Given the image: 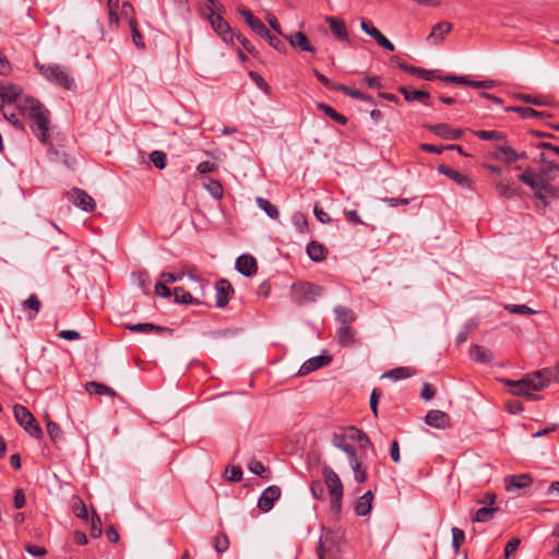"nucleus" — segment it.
<instances>
[{
    "label": "nucleus",
    "instance_id": "obj_1",
    "mask_svg": "<svg viewBox=\"0 0 559 559\" xmlns=\"http://www.w3.org/2000/svg\"><path fill=\"white\" fill-rule=\"evenodd\" d=\"M549 374L550 371L548 369H543L528 373L520 380L503 379L502 382L510 388L512 395L522 396L528 401H537L540 400V396L536 392L549 385Z\"/></svg>",
    "mask_w": 559,
    "mask_h": 559
},
{
    "label": "nucleus",
    "instance_id": "obj_2",
    "mask_svg": "<svg viewBox=\"0 0 559 559\" xmlns=\"http://www.w3.org/2000/svg\"><path fill=\"white\" fill-rule=\"evenodd\" d=\"M332 444L345 452L348 459L359 454L357 450L364 452L366 449L370 448L374 451L369 437L362 430L354 426L333 432Z\"/></svg>",
    "mask_w": 559,
    "mask_h": 559
},
{
    "label": "nucleus",
    "instance_id": "obj_3",
    "mask_svg": "<svg viewBox=\"0 0 559 559\" xmlns=\"http://www.w3.org/2000/svg\"><path fill=\"white\" fill-rule=\"evenodd\" d=\"M21 108L25 117L32 121V130L41 143H47L49 140V118L44 105L38 100L24 97V105Z\"/></svg>",
    "mask_w": 559,
    "mask_h": 559
},
{
    "label": "nucleus",
    "instance_id": "obj_4",
    "mask_svg": "<svg viewBox=\"0 0 559 559\" xmlns=\"http://www.w3.org/2000/svg\"><path fill=\"white\" fill-rule=\"evenodd\" d=\"M335 320L338 323V328L336 330L337 342L343 347H352L356 344L357 340V331L352 325L357 316L355 311L345 306H336L334 307Z\"/></svg>",
    "mask_w": 559,
    "mask_h": 559
},
{
    "label": "nucleus",
    "instance_id": "obj_5",
    "mask_svg": "<svg viewBox=\"0 0 559 559\" xmlns=\"http://www.w3.org/2000/svg\"><path fill=\"white\" fill-rule=\"evenodd\" d=\"M35 67L48 82L67 91L75 88V82L69 68L56 63L40 64L38 62L35 63Z\"/></svg>",
    "mask_w": 559,
    "mask_h": 559
},
{
    "label": "nucleus",
    "instance_id": "obj_6",
    "mask_svg": "<svg viewBox=\"0 0 559 559\" xmlns=\"http://www.w3.org/2000/svg\"><path fill=\"white\" fill-rule=\"evenodd\" d=\"M344 534L340 530H323L319 539V559H336L341 552Z\"/></svg>",
    "mask_w": 559,
    "mask_h": 559
},
{
    "label": "nucleus",
    "instance_id": "obj_7",
    "mask_svg": "<svg viewBox=\"0 0 559 559\" xmlns=\"http://www.w3.org/2000/svg\"><path fill=\"white\" fill-rule=\"evenodd\" d=\"M519 180L530 187L533 192H540L559 200V187L551 183L552 180L545 176L537 175L533 168H526L519 175Z\"/></svg>",
    "mask_w": 559,
    "mask_h": 559
},
{
    "label": "nucleus",
    "instance_id": "obj_8",
    "mask_svg": "<svg viewBox=\"0 0 559 559\" xmlns=\"http://www.w3.org/2000/svg\"><path fill=\"white\" fill-rule=\"evenodd\" d=\"M322 476L331 496V507L333 510L340 511L344 492L342 480L334 469L326 464L322 467Z\"/></svg>",
    "mask_w": 559,
    "mask_h": 559
},
{
    "label": "nucleus",
    "instance_id": "obj_9",
    "mask_svg": "<svg viewBox=\"0 0 559 559\" xmlns=\"http://www.w3.org/2000/svg\"><path fill=\"white\" fill-rule=\"evenodd\" d=\"M323 293V287L309 283L299 282L292 286V300L298 306H305L313 302Z\"/></svg>",
    "mask_w": 559,
    "mask_h": 559
},
{
    "label": "nucleus",
    "instance_id": "obj_10",
    "mask_svg": "<svg viewBox=\"0 0 559 559\" xmlns=\"http://www.w3.org/2000/svg\"><path fill=\"white\" fill-rule=\"evenodd\" d=\"M13 415L19 425L32 437L41 439L44 437L43 429L38 425L33 414L23 405L13 406Z\"/></svg>",
    "mask_w": 559,
    "mask_h": 559
},
{
    "label": "nucleus",
    "instance_id": "obj_11",
    "mask_svg": "<svg viewBox=\"0 0 559 559\" xmlns=\"http://www.w3.org/2000/svg\"><path fill=\"white\" fill-rule=\"evenodd\" d=\"M205 14L211 23L212 28L215 31V33L222 37V39L225 43L234 44V33L231 32V28L229 24L224 20V17L217 13L214 12V9L211 7L205 8Z\"/></svg>",
    "mask_w": 559,
    "mask_h": 559
},
{
    "label": "nucleus",
    "instance_id": "obj_12",
    "mask_svg": "<svg viewBox=\"0 0 559 559\" xmlns=\"http://www.w3.org/2000/svg\"><path fill=\"white\" fill-rule=\"evenodd\" d=\"M69 200L85 212H93L96 207L95 200L84 190L73 188L67 193Z\"/></svg>",
    "mask_w": 559,
    "mask_h": 559
},
{
    "label": "nucleus",
    "instance_id": "obj_13",
    "mask_svg": "<svg viewBox=\"0 0 559 559\" xmlns=\"http://www.w3.org/2000/svg\"><path fill=\"white\" fill-rule=\"evenodd\" d=\"M282 491L281 488L276 485H271L267 488H265L259 500H258V508L262 512H269L274 508L275 501H277L281 498Z\"/></svg>",
    "mask_w": 559,
    "mask_h": 559
},
{
    "label": "nucleus",
    "instance_id": "obj_14",
    "mask_svg": "<svg viewBox=\"0 0 559 559\" xmlns=\"http://www.w3.org/2000/svg\"><path fill=\"white\" fill-rule=\"evenodd\" d=\"M215 299L217 308H225L233 298L235 290L228 280L222 278L215 284Z\"/></svg>",
    "mask_w": 559,
    "mask_h": 559
},
{
    "label": "nucleus",
    "instance_id": "obj_15",
    "mask_svg": "<svg viewBox=\"0 0 559 559\" xmlns=\"http://www.w3.org/2000/svg\"><path fill=\"white\" fill-rule=\"evenodd\" d=\"M185 276H188L193 281H199L200 278L198 275L197 267L189 264L182 265L181 270L178 273L164 272L160 274L163 282L168 284L181 281Z\"/></svg>",
    "mask_w": 559,
    "mask_h": 559
},
{
    "label": "nucleus",
    "instance_id": "obj_16",
    "mask_svg": "<svg viewBox=\"0 0 559 559\" xmlns=\"http://www.w3.org/2000/svg\"><path fill=\"white\" fill-rule=\"evenodd\" d=\"M22 88L14 84L0 86V106L13 105L23 100L21 98Z\"/></svg>",
    "mask_w": 559,
    "mask_h": 559
},
{
    "label": "nucleus",
    "instance_id": "obj_17",
    "mask_svg": "<svg viewBox=\"0 0 559 559\" xmlns=\"http://www.w3.org/2000/svg\"><path fill=\"white\" fill-rule=\"evenodd\" d=\"M21 105H24V99L20 100L16 105L0 106L4 118L10 121L14 127L22 128V117H25Z\"/></svg>",
    "mask_w": 559,
    "mask_h": 559
},
{
    "label": "nucleus",
    "instance_id": "obj_18",
    "mask_svg": "<svg viewBox=\"0 0 559 559\" xmlns=\"http://www.w3.org/2000/svg\"><path fill=\"white\" fill-rule=\"evenodd\" d=\"M533 484L531 474L509 475L504 478V487L509 492L525 489Z\"/></svg>",
    "mask_w": 559,
    "mask_h": 559
},
{
    "label": "nucleus",
    "instance_id": "obj_19",
    "mask_svg": "<svg viewBox=\"0 0 559 559\" xmlns=\"http://www.w3.org/2000/svg\"><path fill=\"white\" fill-rule=\"evenodd\" d=\"M361 29L371 36L379 46L382 48L393 51L395 49L394 45L374 26L369 24L366 20H362L360 23Z\"/></svg>",
    "mask_w": 559,
    "mask_h": 559
},
{
    "label": "nucleus",
    "instance_id": "obj_20",
    "mask_svg": "<svg viewBox=\"0 0 559 559\" xmlns=\"http://www.w3.org/2000/svg\"><path fill=\"white\" fill-rule=\"evenodd\" d=\"M427 130L432 132L433 134L438 135L441 139L444 140H457L462 136L463 131L460 129H452L447 123H437V124H429L425 126Z\"/></svg>",
    "mask_w": 559,
    "mask_h": 559
},
{
    "label": "nucleus",
    "instance_id": "obj_21",
    "mask_svg": "<svg viewBox=\"0 0 559 559\" xmlns=\"http://www.w3.org/2000/svg\"><path fill=\"white\" fill-rule=\"evenodd\" d=\"M331 361L332 357L330 355L324 354L309 358L301 365L298 374L306 376L319 368L328 366Z\"/></svg>",
    "mask_w": 559,
    "mask_h": 559
},
{
    "label": "nucleus",
    "instance_id": "obj_22",
    "mask_svg": "<svg viewBox=\"0 0 559 559\" xmlns=\"http://www.w3.org/2000/svg\"><path fill=\"white\" fill-rule=\"evenodd\" d=\"M439 171L441 174H443L444 176H447L448 178H450L451 180H453L455 183H457L462 188H466V189H471V190L474 189V181L468 176L463 175L460 171H457L453 168H450L445 165H440Z\"/></svg>",
    "mask_w": 559,
    "mask_h": 559
},
{
    "label": "nucleus",
    "instance_id": "obj_23",
    "mask_svg": "<svg viewBox=\"0 0 559 559\" xmlns=\"http://www.w3.org/2000/svg\"><path fill=\"white\" fill-rule=\"evenodd\" d=\"M392 62H396L397 63V67L404 71V72H407L409 74H413V75H417L418 78L423 79V80H426V81H432L435 80L437 76H436V71H432V70H426V69H421V68H417V67H414V66H409L403 61H399L396 57H393L391 59Z\"/></svg>",
    "mask_w": 559,
    "mask_h": 559
},
{
    "label": "nucleus",
    "instance_id": "obj_24",
    "mask_svg": "<svg viewBox=\"0 0 559 559\" xmlns=\"http://www.w3.org/2000/svg\"><path fill=\"white\" fill-rule=\"evenodd\" d=\"M236 270L240 274L250 277L258 271L257 260L250 254H241L236 261Z\"/></svg>",
    "mask_w": 559,
    "mask_h": 559
},
{
    "label": "nucleus",
    "instance_id": "obj_25",
    "mask_svg": "<svg viewBox=\"0 0 559 559\" xmlns=\"http://www.w3.org/2000/svg\"><path fill=\"white\" fill-rule=\"evenodd\" d=\"M406 102H419L426 106L430 105V94L425 91L409 90L406 86H400L397 90Z\"/></svg>",
    "mask_w": 559,
    "mask_h": 559
},
{
    "label": "nucleus",
    "instance_id": "obj_26",
    "mask_svg": "<svg viewBox=\"0 0 559 559\" xmlns=\"http://www.w3.org/2000/svg\"><path fill=\"white\" fill-rule=\"evenodd\" d=\"M449 416L439 409H431L425 416L426 425L437 428L444 429L448 426Z\"/></svg>",
    "mask_w": 559,
    "mask_h": 559
},
{
    "label": "nucleus",
    "instance_id": "obj_27",
    "mask_svg": "<svg viewBox=\"0 0 559 559\" xmlns=\"http://www.w3.org/2000/svg\"><path fill=\"white\" fill-rule=\"evenodd\" d=\"M362 456H364V454L360 451L359 454L349 459V463H350V467L354 472L355 480L359 484H364L368 478L367 467L362 463Z\"/></svg>",
    "mask_w": 559,
    "mask_h": 559
},
{
    "label": "nucleus",
    "instance_id": "obj_28",
    "mask_svg": "<svg viewBox=\"0 0 559 559\" xmlns=\"http://www.w3.org/2000/svg\"><path fill=\"white\" fill-rule=\"evenodd\" d=\"M287 39L294 48H298L301 51L314 52V47L310 44L308 37L301 32H296L289 35Z\"/></svg>",
    "mask_w": 559,
    "mask_h": 559
},
{
    "label": "nucleus",
    "instance_id": "obj_29",
    "mask_svg": "<svg viewBox=\"0 0 559 559\" xmlns=\"http://www.w3.org/2000/svg\"><path fill=\"white\" fill-rule=\"evenodd\" d=\"M492 157L507 164L518 160L516 152L509 145H497L492 153Z\"/></svg>",
    "mask_w": 559,
    "mask_h": 559
},
{
    "label": "nucleus",
    "instance_id": "obj_30",
    "mask_svg": "<svg viewBox=\"0 0 559 559\" xmlns=\"http://www.w3.org/2000/svg\"><path fill=\"white\" fill-rule=\"evenodd\" d=\"M124 328L134 333H145V334H150L152 332L164 333V332L171 331L170 329H168L166 326L155 325L153 323L127 324Z\"/></svg>",
    "mask_w": 559,
    "mask_h": 559
},
{
    "label": "nucleus",
    "instance_id": "obj_31",
    "mask_svg": "<svg viewBox=\"0 0 559 559\" xmlns=\"http://www.w3.org/2000/svg\"><path fill=\"white\" fill-rule=\"evenodd\" d=\"M451 29H452L451 23L439 22L432 27L430 34L427 37V40H429L433 44H439L443 40L444 35L450 33Z\"/></svg>",
    "mask_w": 559,
    "mask_h": 559
},
{
    "label": "nucleus",
    "instance_id": "obj_32",
    "mask_svg": "<svg viewBox=\"0 0 559 559\" xmlns=\"http://www.w3.org/2000/svg\"><path fill=\"white\" fill-rule=\"evenodd\" d=\"M373 493L371 490L366 491L355 503V513L359 516L367 515L372 507Z\"/></svg>",
    "mask_w": 559,
    "mask_h": 559
},
{
    "label": "nucleus",
    "instance_id": "obj_33",
    "mask_svg": "<svg viewBox=\"0 0 559 559\" xmlns=\"http://www.w3.org/2000/svg\"><path fill=\"white\" fill-rule=\"evenodd\" d=\"M506 111H512L519 114L524 119H542L545 117H549L550 115L545 111H537L531 107H518V106H510L506 108Z\"/></svg>",
    "mask_w": 559,
    "mask_h": 559
},
{
    "label": "nucleus",
    "instance_id": "obj_34",
    "mask_svg": "<svg viewBox=\"0 0 559 559\" xmlns=\"http://www.w3.org/2000/svg\"><path fill=\"white\" fill-rule=\"evenodd\" d=\"M326 248L318 241H310L307 246V254L314 262L323 261L326 257Z\"/></svg>",
    "mask_w": 559,
    "mask_h": 559
},
{
    "label": "nucleus",
    "instance_id": "obj_35",
    "mask_svg": "<svg viewBox=\"0 0 559 559\" xmlns=\"http://www.w3.org/2000/svg\"><path fill=\"white\" fill-rule=\"evenodd\" d=\"M85 390L90 394L108 395L111 397L117 396V392L112 388L96 381L87 382L85 384Z\"/></svg>",
    "mask_w": 559,
    "mask_h": 559
},
{
    "label": "nucleus",
    "instance_id": "obj_36",
    "mask_svg": "<svg viewBox=\"0 0 559 559\" xmlns=\"http://www.w3.org/2000/svg\"><path fill=\"white\" fill-rule=\"evenodd\" d=\"M326 22L330 25L331 32L341 40H348V34L344 21L328 16Z\"/></svg>",
    "mask_w": 559,
    "mask_h": 559
},
{
    "label": "nucleus",
    "instance_id": "obj_37",
    "mask_svg": "<svg viewBox=\"0 0 559 559\" xmlns=\"http://www.w3.org/2000/svg\"><path fill=\"white\" fill-rule=\"evenodd\" d=\"M416 373V369L413 367H397L386 371L383 377L389 378L393 381H400L407 379Z\"/></svg>",
    "mask_w": 559,
    "mask_h": 559
},
{
    "label": "nucleus",
    "instance_id": "obj_38",
    "mask_svg": "<svg viewBox=\"0 0 559 559\" xmlns=\"http://www.w3.org/2000/svg\"><path fill=\"white\" fill-rule=\"evenodd\" d=\"M469 355L472 359L477 362L486 364L492 361L493 359V354L480 345H473L469 349Z\"/></svg>",
    "mask_w": 559,
    "mask_h": 559
},
{
    "label": "nucleus",
    "instance_id": "obj_39",
    "mask_svg": "<svg viewBox=\"0 0 559 559\" xmlns=\"http://www.w3.org/2000/svg\"><path fill=\"white\" fill-rule=\"evenodd\" d=\"M174 300L177 304L181 305H201L202 302L192 297L189 292H187L183 287H175L174 288Z\"/></svg>",
    "mask_w": 559,
    "mask_h": 559
},
{
    "label": "nucleus",
    "instance_id": "obj_40",
    "mask_svg": "<svg viewBox=\"0 0 559 559\" xmlns=\"http://www.w3.org/2000/svg\"><path fill=\"white\" fill-rule=\"evenodd\" d=\"M22 309L24 311L31 310L32 312L27 314V319L33 320L41 309V302L37 295L32 294L26 300H24L22 302Z\"/></svg>",
    "mask_w": 559,
    "mask_h": 559
},
{
    "label": "nucleus",
    "instance_id": "obj_41",
    "mask_svg": "<svg viewBox=\"0 0 559 559\" xmlns=\"http://www.w3.org/2000/svg\"><path fill=\"white\" fill-rule=\"evenodd\" d=\"M495 187L498 193L506 199H513L521 195L520 188H516L513 185L507 183L502 180L496 182Z\"/></svg>",
    "mask_w": 559,
    "mask_h": 559
},
{
    "label": "nucleus",
    "instance_id": "obj_42",
    "mask_svg": "<svg viewBox=\"0 0 559 559\" xmlns=\"http://www.w3.org/2000/svg\"><path fill=\"white\" fill-rule=\"evenodd\" d=\"M317 108L324 112L328 117H330L335 122L344 126L347 123V118L343 115L337 112L333 107L330 105H326L324 103H317Z\"/></svg>",
    "mask_w": 559,
    "mask_h": 559
},
{
    "label": "nucleus",
    "instance_id": "obj_43",
    "mask_svg": "<svg viewBox=\"0 0 559 559\" xmlns=\"http://www.w3.org/2000/svg\"><path fill=\"white\" fill-rule=\"evenodd\" d=\"M498 511H499V508H495V507L480 508L475 512V514L473 516V522H475V523L488 522L493 519L495 514Z\"/></svg>",
    "mask_w": 559,
    "mask_h": 559
},
{
    "label": "nucleus",
    "instance_id": "obj_44",
    "mask_svg": "<svg viewBox=\"0 0 559 559\" xmlns=\"http://www.w3.org/2000/svg\"><path fill=\"white\" fill-rule=\"evenodd\" d=\"M537 175L555 180L559 178V165L555 162H547V164H544V166L539 168Z\"/></svg>",
    "mask_w": 559,
    "mask_h": 559
},
{
    "label": "nucleus",
    "instance_id": "obj_45",
    "mask_svg": "<svg viewBox=\"0 0 559 559\" xmlns=\"http://www.w3.org/2000/svg\"><path fill=\"white\" fill-rule=\"evenodd\" d=\"M257 204L259 205V207L261 210H263L265 212V214L270 218L275 219L278 217L280 212H278L277 206L272 204L269 200H266L264 198H257Z\"/></svg>",
    "mask_w": 559,
    "mask_h": 559
},
{
    "label": "nucleus",
    "instance_id": "obj_46",
    "mask_svg": "<svg viewBox=\"0 0 559 559\" xmlns=\"http://www.w3.org/2000/svg\"><path fill=\"white\" fill-rule=\"evenodd\" d=\"M345 95L352 97V98H355V99H358V100H361V102H367V103H370V104H374V100L372 98V96L370 95H367L356 88H353V87H349V86H346L344 85L342 87V91Z\"/></svg>",
    "mask_w": 559,
    "mask_h": 559
},
{
    "label": "nucleus",
    "instance_id": "obj_47",
    "mask_svg": "<svg viewBox=\"0 0 559 559\" xmlns=\"http://www.w3.org/2000/svg\"><path fill=\"white\" fill-rule=\"evenodd\" d=\"M248 468L252 474H255L261 478H270V471L266 467H264V465L258 460L250 461L248 464Z\"/></svg>",
    "mask_w": 559,
    "mask_h": 559
},
{
    "label": "nucleus",
    "instance_id": "obj_48",
    "mask_svg": "<svg viewBox=\"0 0 559 559\" xmlns=\"http://www.w3.org/2000/svg\"><path fill=\"white\" fill-rule=\"evenodd\" d=\"M516 98L522 100L523 103L535 105V106H548L549 100H547L544 96H534L528 94H519Z\"/></svg>",
    "mask_w": 559,
    "mask_h": 559
},
{
    "label": "nucleus",
    "instance_id": "obj_49",
    "mask_svg": "<svg viewBox=\"0 0 559 559\" xmlns=\"http://www.w3.org/2000/svg\"><path fill=\"white\" fill-rule=\"evenodd\" d=\"M205 188L214 199L221 200L223 198L224 189L218 180L209 179V182L205 185Z\"/></svg>",
    "mask_w": 559,
    "mask_h": 559
},
{
    "label": "nucleus",
    "instance_id": "obj_50",
    "mask_svg": "<svg viewBox=\"0 0 559 559\" xmlns=\"http://www.w3.org/2000/svg\"><path fill=\"white\" fill-rule=\"evenodd\" d=\"M313 74L317 78V80L322 85H324L328 90H331V91H342V87L344 86L343 84L335 83V82L331 81L324 74L319 72L317 69H313Z\"/></svg>",
    "mask_w": 559,
    "mask_h": 559
},
{
    "label": "nucleus",
    "instance_id": "obj_51",
    "mask_svg": "<svg viewBox=\"0 0 559 559\" xmlns=\"http://www.w3.org/2000/svg\"><path fill=\"white\" fill-rule=\"evenodd\" d=\"M474 134L484 141H491V140L501 141V140L506 139V135L503 133H501L499 131H495V130H491V131L477 130V131H474Z\"/></svg>",
    "mask_w": 559,
    "mask_h": 559
},
{
    "label": "nucleus",
    "instance_id": "obj_52",
    "mask_svg": "<svg viewBox=\"0 0 559 559\" xmlns=\"http://www.w3.org/2000/svg\"><path fill=\"white\" fill-rule=\"evenodd\" d=\"M47 432L53 443H57L62 439L61 428L52 420H47Z\"/></svg>",
    "mask_w": 559,
    "mask_h": 559
},
{
    "label": "nucleus",
    "instance_id": "obj_53",
    "mask_svg": "<svg viewBox=\"0 0 559 559\" xmlns=\"http://www.w3.org/2000/svg\"><path fill=\"white\" fill-rule=\"evenodd\" d=\"M504 309L514 314L530 316L536 313V311L526 305H506Z\"/></svg>",
    "mask_w": 559,
    "mask_h": 559
},
{
    "label": "nucleus",
    "instance_id": "obj_54",
    "mask_svg": "<svg viewBox=\"0 0 559 559\" xmlns=\"http://www.w3.org/2000/svg\"><path fill=\"white\" fill-rule=\"evenodd\" d=\"M464 540H465L464 531L459 527H453L452 528V547H453L455 554H457L460 551V548H461L462 544L464 543Z\"/></svg>",
    "mask_w": 559,
    "mask_h": 559
},
{
    "label": "nucleus",
    "instance_id": "obj_55",
    "mask_svg": "<svg viewBox=\"0 0 559 559\" xmlns=\"http://www.w3.org/2000/svg\"><path fill=\"white\" fill-rule=\"evenodd\" d=\"M129 26L131 29L132 40H133L134 45L139 48H144V40H143V36L141 35V33L138 28V21L131 20L129 23Z\"/></svg>",
    "mask_w": 559,
    "mask_h": 559
},
{
    "label": "nucleus",
    "instance_id": "obj_56",
    "mask_svg": "<svg viewBox=\"0 0 559 559\" xmlns=\"http://www.w3.org/2000/svg\"><path fill=\"white\" fill-rule=\"evenodd\" d=\"M262 37L265 38L269 45L272 46L275 50L280 52H284L286 50L285 43L282 41L276 35H272L269 29L266 35H263Z\"/></svg>",
    "mask_w": 559,
    "mask_h": 559
},
{
    "label": "nucleus",
    "instance_id": "obj_57",
    "mask_svg": "<svg viewBox=\"0 0 559 559\" xmlns=\"http://www.w3.org/2000/svg\"><path fill=\"white\" fill-rule=\"evenodd\" d=\"M213 546L217 552H219V554L225 552L229 547V539H228L227 535L225 533L218 534L214 538Z\"/></svg>",
    "mask_w": 559,
    "mask_h": 559
},
{
    "label": "nucleus",
    "instance_id": "obj_58",
    "mask_svg": "<svg viewBox=\"0 0 559 559\" xmlns=\"http://www.w3.org/2000/svg\"><path fill=\"white\" fill-rule=\"evenodd\" d=\"M150 159L158 169H164L166 166V154L162 151H153L150 155Z\"/></svg>",
    "mask_w": 559,
    "mask_h": 559
},
{
    "label": "nucleus",
    "instance_id": "obj_59",
    "mask_svg": "<svg viewBox=\"0 0 559 559\" xmlns=\"http://www.w3.org/2000/svg\"><path fill=\"white\" fill-rule=\"evenodd\" d=\"M102 533L103 530L100 518L96 514V512H93V518L91 522V536L93 538H98L102 536Z\"/></svg>",
    "mask_w": 559,
    "mask_h": 559
},
{
    "label": "nucleus",
    "instance_id": "obj_60",
    "mask_svg": "<svg viewBox=\"0 0 559 559\" xmlns=\"http://www.w3.org/2000/svg\"><path fill=\"white\" fill-rule=\"evenodd\" d=\"M439 79L447 83H456V84H463V85H467V86H469V83L472 80L467 76H460V75H453V74L439 76Z\"/></svg>",
    "mask_w": 559,
    "mask_h": 559
},
{
    "label": "nucleus",
    "instance_id": "obj_61",
    "mask_svg": "<svg viewBox=\"0 0 559 559\" xmlns=\"http://www.w3.org/2000/svg\"><path fill=\"white\" fill-rule=\"evenodd\" d=\"M226 474H228L227 480L233 483H238L242 478V469L239 466H228L226 468Z\"/></svg>",
    "mask_w": 559,
    "mask_h": 559
},
{
    "label": "nucleus",
    "instance_id": "obj_62",
    "mask_svg": "<svg viewBox=\"0 0 559 559\" xmlns=\"http://www.w3.org/2000/svg\"><path fill=\"white\" fill-rule=\"evenodd\" d=\"M253 32H255L258 35H260L261 37L263 35H266L267 33V28L266 26L263 24V22L258 19V17H254L249 24H247Z\"/></svg>",
    "mask_w": 559,
    "mask_h": 559
},
{
    "label": "nucleus",
    "instance_id": "obj_63",
    "mask_svg": "<svg viewBox=\"0 0 559 559\" xmlns=\"http://www.w3.org/2000/svg\"><path fill=\"white\" fill-rule=\"evenodd\" d=\"M520 544H521V540L518 537L510 539L504 548V558L509 559L510 556L518 550Z\"/></svg>",
    "mask_w": 559,
    "mask_h": 559
},
{
    "label": "nucleus",
    "instance_id": "obj_64",
    "mask_svg": "<svg viewBox=\"0 0 559 559\" xmlns=\"http://www.w3.org/2000/svg\"><path fill=\"white\" fill-rule=\"evenodd\" d=\"M121 14L126 19H128V22L130 23L131 20H136L135 17V10L133 5L130 2H123L121 5Z\"/></svg>",
    "mask_w": 559,
    "mask_h": 559
}]
</instances>
